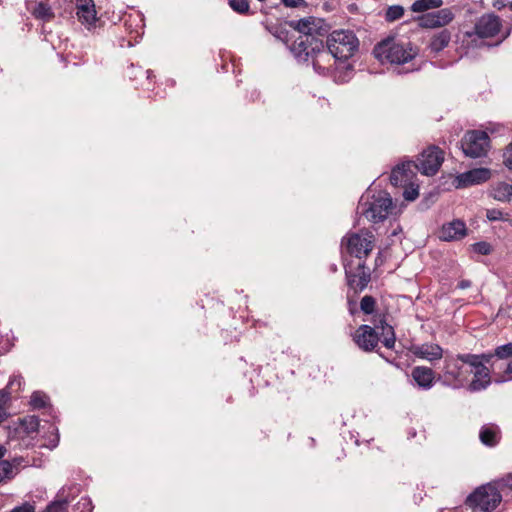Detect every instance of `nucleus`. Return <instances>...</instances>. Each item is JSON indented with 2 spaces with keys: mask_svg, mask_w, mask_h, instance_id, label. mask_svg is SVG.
<instances>
[{
  "mask_svg": "<svg viewBox=\"0 0 512 512\" xmlns=\"http://www.w3.org/2000/svg\"><path fill=\"white\" fill-rule=\"evenodd\" d=\"M511 30H512V26L510 25V26L506 27V29L504 31H502V39L500 41H498V44H501V42L503 40H505L506 38L509 37Z\"/></svg>",
  "mask_w": 512,
  "mask_h": 512,
  "instance_id": "nucleus-49",
  "label": "nucleus"
},
{
  "mask_svg": "<svg viewBox=\"0 0 512 512\" xmlns=\"http://www.w3.org/2000/svg\"><path fill=\"white\" fill-rule=\"evenodd\" d=\"M39 418L35 415L26 416L21 420V425L26 433H33L38 430Z\"/></svg>",
  "mask_w": 512,
  "mask_h": 512,
  "instance_id": "nucleus-32",
  "label": "nucleus"
},
{
  "mask_svg": "<svg viewBox=\"0 0 512 512\" xmlns=\"http://www.w3.org/2000/svg\"><path fill=\"white\" fill-rule=\"evenodd\" d=\"M331 269H333L334 271L337 270V267L334 265V266H331Z\"/></svg>",
  "mask_w": 512,
  "mask_h": 512,
  "instance_id": "nucleus-55",
  "label": "nucleus"
},
{
  "mask_svg": "<svg viewBox=\"0 0 512 512\" xmlns=\"http://www.w3.org/2000/svg\"><path fill=\"white\" fill-rule=\"evenodd\" d=\"M6 448L0 445V459L5 455Z\"/></svg>",
  "mask_w": 512,
  "mask_h": 512,
  "instance_id": "nucleus-53",
  "label": "nucleus"
},
{
  "mask_svg": "<svg viewBox=\"0 0 512 512\" xmlns=\"http://www.w3.org/2000/svg\"><path fill=\"white\" fill-rule=\"evenodd\" d=\"M69 504L68 498L65 496V488H62L56 500H54L48 507L47 512H64Z\"/></svg>",
  "mask_w": 512,
  "mask_h": 512,
  "instance_id": "nucleus-26",
  "label": "nucleus"
},
{
  "mask_svg": "<svg viewBox=\"0 0 512 512\" xmlns=\"http://www.w3.org/2000/svg\"><path fill=\"white\" fill-rule=\"evenodd\" d=\"M480 441L489 447H494L500 440V430L494 424L484 425L479 432Z\"/></svg>",
  "mask_w": 512,
  "mask_h": 512,
  "instance_id": "nucleus-23",
  "label": "nucleus"
},
{
  "mask_svg": "<svg viewBox=\"0 0 512 512\" xmlns=\"http://www.w3.org/2000/svg\"><path fill=\"white\" fill-rule=\"evenodd\" d=\"M228 4L234 12L240 15H247L250 13L249 0H229Z\"/></svg>",
  "mask_w": 512,
  "mask_h": 512,
  "instance_id": "nucleus-31",
  "label": "nucleus"
},
{
  "mask_svg": "<svg viewBox=\"0 0 512 512\" xmlns=\"http://www.w3.org/2000/svg\"><path fill=\"white\" fill-rule=\"evenodd\" d=\"M30 404L34 409H41L47 405V396L39 391H35L31 395Z\"/></svg>",
  "mask_w": 512,
  "mask_h": 512,
  "instance_id": "nucleus-37",
  "label": "nucleus"
},
{
  "mask_svg": "<svg viewBox=\"0 0 512 512\" xmlns=\"http://www.w3.org/2000/svg\"><path fill=\"white\" fill-rule=\"evenodd\" d=\"M486 217L489 221H498V220H504L503 218V212L499 209H488L486 212Z\"/></svg>",
  "mask_w": 512,
  "mask_h": 512,
  "instance_id": "nucleus-44",
  "label": "nucleus"
},
{
  "mask_svg": "<svg viewBox=\"0 0 512 512\" xmlns=\"http://www.w3.org/2000/svg\"><path fill=\"white\" fill-rule=\"evenodd\" d=\"M411 351L416 357L430 362L440 360L444 353L442 347L435 343L416 345L412 347Z\"/></svg>",
  "mask_w": 512,
  "mask_h": 512,
  "instance_id": "nucleus-21",
  "label": "nucleus"
},
{
  "mask_svg": "<svg viewBox=\"0 0 512 512\" xmlns=\"http://www.w3.org/2000/svg\"><path fill=\"white\" fill-rule=\"evenodd\" d=\"M392 205L393 203L390 194L387 192H380L378 195L373 196L372 201H365L362 196L358 204V211L370 222L379 223L388 217Z\"/></svg>",
  "mask_w": 512,
  "mask_h": 512,
  "instance_id": "nucleus-7",
  "label": "nucleus"
},
{
  "mask_svg": "<svg viewBox=\"0 0 512 512\" xmlns=\"http://www.w3.org/2000/svg\"><path fill=\"white\" fill-rule=\"evenodd\" d=\"M507 360L508 359H499L496 357L495 361L492 363L490 371L494 375V381L497 384L505 383L503 375L505 371V364H507Z\"/></svg>",
  "mask_w": 512,
  "mask_h": 512,
  "instance_id": "nucleus-28",
  "label": "nucleus"
},
{
  "mask_svg": "<svg viewBox=\"0 0 512 512\" xmlns=\"http://www.w3.org/2000/svg\"><path fill=\"white\" fill-rule=\"evenodd\" d=\"M411 377L417 386L423 390H429L437 381V376L432 368L426 366H416L411 371Z\"/></svg>",
  "mask_w": 512,
  "mask_h": 512,
  "instance_id": "nucleus-19",
  "label": "nucleus"
},
{
  "mask_svg": "<svg viewBox=\"0 0 512 512\" xmlns=\"http://www.w3.org/2000/svg\"><path fill=\"white\" fill-rule=\"evenodd\" d=\"M452 19L453 14L450 10L441 9L418 17V24L422 28H435L448 24Z\"/></svg>",
  "mask_w": 512,
  "mask_h": 512,
  "instance_id": "nucleus-14",
  "label": "nucleus"
},
{
  "mask_svg": "<svg viewBox=\"0 0 512 512\" xmlns=\"http://www.w3.org/2000/svg\"><path fill=\"white\" fill-rule=\"evenodd\" d=\"M345 276L349 290H352L355 295L364 291L371 281L370 269L365 261L359 262L355 271L345 265Z\"/></svg>",
  "mask_w": 512,
  "mask_h": 512,
  "instance_id": "nucleus-12",
  "label": "nucleus"
},
{
  "mask_svg": "<svg viewBox=\"0 0 512 512\" xmlns=\"http://www.w3.org/2000/svg\"><path fill=\"white\" fill-rule=\"evenodd\" d=\"M92 501L88 497H82L73 507V512H92Z\"/></svg>",
  "mask_w": 512,
  "mask_h": 512,
  "instance_id": "nucleus-38",
  "label": "nucleus"
},
{
  "mask_svg": "<svg viewBox=\"0 0 512 512\" xmlns=\"http://www.w3.org/2000/svg\"><path fill=\"white\" fill-rule=\"evenodd\" d=\"M353 341L362 351L372 352L377 348L380 336L378 332L375 331V328L367 324H362L356 329L353 335Z\"/></svg>",
  "mask_w": 512,
  "mask_h": 512,
  "instance_id": "nucleus-13",
  "label": "nucleus"
},
{
  "mask_svg": "<svg viewBox=\"0 0 512 512\" xmlns=\"http://www.w3.org/2000/svg\"><path fill=\"white\" fill-rule=\"evenodd\" d=\"M490 139L485 131H467L460 141V147L466 157L481 158L487 155Z\"/></svg>",
  "mask_w": 512,
  "mask_h": 512,
  "instance_id": "nucleus-8",
  "label": "nucleus"
},
{
  "mask_svg": "<svg viewBox=\"0 0 512 512\" xmlns=\"http://www.w3.org/2000/svg\"><path fill=\"white\" fill-rule=\"evenodd\" d=\"M331 269H333L334 271L337 270V267L334 265V266H331Z\"/></svg>",
  "mask_w": 512,
  "mask_h": 512,
  "instance_id": "nucleus-56",
  "label": "nucleus"
},
{
  "mask_svg": "<svg viewBox=\"0 0 512 512\" xmlns=\"http://www.w3.org/2000/svg\"><path fill=\"white\" fill-rule=\"evenodd\" d=\"M465 353L456 355L446 354L443 362L441 373L437 375V381L443 386L452 389H460L465 386L471 371L464 369L466 363L461 357Z\"/></svg>",
  "mask_w": 512,
  "mask_h": 512,
  "instance_id": "nucleus-3",
  "label": "nucleus"
},
{
  "mask_svg": "<svg viewBox=\"0 0 512 512\" xmlns=\"http://www.w3.org/2000/svg\"><path fill=\"white\" fill-rule=\"evenodd\" d=\"M76 15L83 24L91 25L96 21V11L92 0H77Z\"/></svg>",
  "mask_w": 512,
  "mask_h": 512,
  "instance_id": "nucleus-22",
  "label": "nucleus"
},
{
  "mask_svg": "<svg viewBox=\"0 0 512 512\" xmlns=\"http://www.w3.org/2000/svg\"><path fill=\"white\" fill-rule=\"evenodd\" d=\"M22 380L23 379L21 376H14L13 378L10 379L7 387L13 389L14 387L17 386L18 389H20L22 385Z\"/></svg>",
  "mask_w": 512,
  "mask_h": 512,
  "instance_id": "nucleus-47",
  "label": "nucleus"
},
{
  "mask_svg": "<svg viewBox=\"0 0 512 512\" xmlns=\"http://www.w3.org/2000/svg\"><path fill=\"white\" fill-rule=\"evenodd\" d=\"M413 161L403 162L393 168L390 182L393 186H402L408 183L414 175Z\"/></svg>",
  "mask_w": 512,
  "mask_h": 512,
  "instance_id": "nucleus-20",
  "label": "nucleus"
},
{
  "mask_svg": "<svg viewBox=\"0 0 512 512\" xmlns=\"http://www.w3.org/2000/svg\"><path fill=\"white\" fill-rule=\"evenodd\" d=\"M14 477L12 464L7 460L0 461V484Z\"/></svg>",
  "mask_w": 512,
  "mask_h": 512,
  "instance_id": "nucleus-33",
  "label": "nucleus"
},
{
  "mask_svg": "<svg viewBox=\"0 0 512 512\" xmlns=\"http://www.w3.org/2000/svg\"><path fill=\"white\" fill-rule=\"evenodd\" d=\"M327 52L335 60L346 61L359 49V40L351 30H334L327 37Z\"/></svg>",
  "mask_w": 512,
  "mask_h": 512,
  "instance_id": "nucleus-4",
  "label": "nucleus"
},
{
  "mask_svg": "<svg viewBox=\"0 0 512 512\" xmlns=\"http://www.w3.org/2000/svg\"><path fill=\"white\" fill-rule=\"evenodd\" d=\"M33 15L36 18L43 19V20H48L53 17L51 8L43 2H40L36 5V7L34 8V11H33Z\"/></svg>",
  "mask_w": 512,
  "mask_h": 512,
  "instance_id": "nucleus-34",
  "label": "nucleus"
},
{
  "mask_svg": "<svg viewBox=\"0 0 512 512\" xmlns=\"http://www.w3.org/2000/svg\"><path fill=\"white\" fill-rule=\"evenodd\" d=\"M376 299L371 295H365L360 301V310L366 315H375Z\"/></svg>",
  "mask_w": 512,
  "mask_h": 512,
  "instance_id": "nucleus-30",
  "label": "nucleus"
},
{
  "mask_svg": "<svg viewBox=\"0 0 512 512\" xmlns=\"http://www.w3.org/2000/svg\"><path fill=\"white\" fill-rule=\"evenodd\" d=\"M10 400L9 393L4 389L0 391V424L4 422L8 416L9 413L7 411V403Z\"/></svg>",
  "mask_w": 512,
  "mask_h": 512,
  "instance_id": "nucleus-35",
  "label": "nucleus"
},
{
  "mask_svg": "<svg viewBox=\"0 0 512 512\" xmlns=\"http://www.w3.org/2000/svg\"><path fill=\"white\" fill-rule=\"evenodd\" d=\"M374 235L368 230L349 232L341 240L343 253L365 261L374 247Z\"/></svg>",
  "mask_w": 512,
  "mask_h": 512,
  "instance_id": "nucleus-6",
  "label": "nucleus"
},
{
  "mask_svg": "<svg viewBox=\"0 0 512 512\" xmlns=\"http://www.w3.org/2000/svg\"><path fill=\"white\" fill-rule=\"evenodd\" d=\"M491 483L495 484L497 486V490L500 491V489L509 488L512 490V473L507 474L506 476L494 480Z\"/></svg>",
  "mask_w": 512,
  "mask_h": 512,
  "instance_id": "nucleus-40",
  "label": "nucleus"
},
{
  "mask_svg": "<svg viewBox=\"0 0 512 512\" xmlns=\"http://www.w3.org/2000/svg\"><path fill=\"white\" fill-rule=\"evenodd\" d=\"M466 235V224L460 219H454L451 222L445 223L440 231V239L448 242L461 240Z\"/></svg>",
  "mask_w": 512,
  "mask_h": 512,
  "instance_id": "nucleus-18",
  "label": "nucleus"
},
{
  "mask_svg": "<svg viewBox=\"0 0 512 512\" xmlns=\"http://www.w3.org/2000/svg\"><path fill=\"white\" fill-rule=\"evenodd\" d=\"M492 197L501 202H509L512 197V185L500 182L492 189Z\"/></svg>",
  "mask_w": 512,
  "mask_h": 512,
  "instance_id": "nucleus-25",
  "label": "nucleus"
},
{
  "mask_svg": "<svg viewBox=\"0 0 512 512\" xmlns=\"http://www.w3.org/2000/svg\"><path fill=\"white\" fill-rule=\"evenodd\" d=\"M147 74V78H150L151 77V71L150 70H146L145 72Z\"/></svg>",
  "mask_w": 512,
  "mask_h": 512,
  "instance_id": "nucleus-54",
  "label": "nucleus"
},
{
  "mask_svg": "<svg viewBox=\"0 0 512 512\" xmlns=\"http://www.w3.org/2000/svg\"><path fill=\"white\" fill-rule=\"evenodd\" d=\"M291 53L299 62L312 61L314 70L319 74H326L328 66L322 65V60L329 61V53L324 48L323 41L316 36H299L289 47Z\"/></svg>",
  "mask_w": 512,
  "mask_h": 512,
  "instance_id": "nucleus-2",
  "label": "nucleus"
},
{
  "mask_svg": "<svg viewBox=\"0 0 512 512\" xmlns=\"http://www.w3.org/2000/svg\"><path fill=\"white\" fill-rule=\"evenodd\" d=\"M419 196V187L410 185L409 187L404 189L403 197L407 201H414Z\"/></svg>",
  "mask_w": 512,
  "mask_h": 512,
  "instance_id": "nucleus-42",
  "label": "nucleus"
},
{
  "mask_svg": "<svg viewBox=\"0 0 512 512\" xmlns=\"http://www.w3.org/2000/svg\"><path fill=\"white\" fill-rule=\"evenodd\" d=\"M373 324H374V327L375 328V331H377L378 329H381L383 330V327L385 326H389L390 324L387 322V317H386V314H381V313H377L373 316V320H372Z\"/></svg>",
  "mask_w": 512,
  "mask_h": 512,
  "instance_id": "nucleus-41",
  "label": "nucleus"
},
{
  "mask_svg": "<svg viewBox=\"0 0 512 512\" xmlns=\"http://www.w3.org/2000/svg\"><path fill=\"white\" fill-rule=\"evenodd\" d=\"M419 49L412 42L396 37H387L373 48L374 57L381 63L402 65L412 61Z\"/></svg>",
  "mask_w": 512,
  "mask_h": 512,
  "instance_id": "nucleus-1",
  "label": "nucleus"
},
{
  "mask_svg": "<svg viewBox=\"0 0 512 512\" xmlns=\"http://www.w3.org/2000/svg\"><path fill=\"white\" fill-rule=\"evenodd\" d=\"M502 495L493 483L477 487L465 500V505L473 512H493L501 503Z\"/></svg>",
  "mask_w": 512,
  "mask_h": 512,
  "instance_id": "nucleus-5",
  "label": "nucleus"
},
{
  "mask_svg": "<svg viewBox=\"0 0 512 512\" xmlns=\"http://www.w3.org/2000/svg\"><path fill=\"white\" fill-rule=\"evenodd\" d=\"M403 14H404V8L402 6L392 5V6L388 7L386 14H385V19L388 22H393V21L400 19L403 16Z\"/></svg>",
  "mask_w": 512,
  "mask_h": 512,
  "instance_id": "nucleus-36",
  "label": "nucleus"
},
{
  "mask_svg": "<svg viewBox=\"0 0 512 512\" xmlns=\"http://www.w3.org/2000/svg\"><path fill=\"white\" fill-rule=\"evenodd\" d=\"M282 3L286 7L296 8L300 6H307V3L305 0H282Z\"/></svg>",
  "mask_w": 512,
  "mask_h": 512,
  "instance_id": "nucleus-46",
  "label": "nucleus"
},
{
  "mask_svg": "<svg viewBox=\"0 0 512 512\" xmlns=\"http://www.w3.org/2000/svg\"><path fill=\"white\" fill-rule=\"evenodd\" d=\"M491 170L488 168H475L464 172L457 177V187H467L471 185L481 184L489 180Z\"/></svg>",
  "mask_w": 512,
  "mask_h": 512,
  "instance_id": "nucleus-17",
  "label": "nucleus"
},
{
  "mask_svg": "<svg viewBox=\"0 0 512 512\" xmlns=\"http://www.w3.org/2000/svg\"><path fill=\"white\" fill-rule=\"evenodd\" d=\"M471 247L475 253L480 255H489L492 252V246L485 241L476 242Z\"/></svg>",
  "mask_w": 512,
  "mask_h": 512,
  "instance_id": "nucleus-39",
  "label": "nucleus"
},
{
  "mask_svg": "<svg viewBox=\"0 0 512 512\" xmlns=\"http://www.w3.org/2000/svg\"><path fill=\"white\" fill-rule=\"evenodd\" d=\"M493 6L500 10L506 6V0H494Z\"/></svg>",
  "mask_w": 512,
  "mask_h": 512,
  "instance_id": "nucleus-51",
  "label": "nucleus"
},
{
  "mask_svg": "<svg viewBox=\"0 0 512 512\" xmlns=\"http://www.w3.org/2000/svg\"><path fill=\"white\" fill-rule=\"evenodd\" d=\"M503 164L512 171V141L504 149Z\"/></svg>",
  "mask_w": 512,
  "mask_h": 512,
  "instance_id": "nucleus-43",
  "label": "nucleus"
},
{
  "mask_svg": "<svg viewBox=\"0 0 512 512\" xmlns=\"http://www.w3.org/2000/svg\"><path fill=\"white\" fill-rule=\"evenodd\" d=\"M503 379L505 382L512 381V357L507 360V364H505Z\"/></svg>",
  "mask_w": 512,
  "mask_h": 512,
  "instance_id": "nucleus-45",
  "label": "nucleus"
},
{
  "mask_svg": "<svg viewBox=\"0 0 512 512\" xmlns=\"http://www.w3.org/2000/svg\"><path fill=\"white\" fill-rule=\"evenodd\" d=\"M509 7H510V9L512 10V2L510 3Z\"/></svg>",
  "mask_w": 512,
  "mask_h": 512,
  "instance_id": "nucleus-57",
  "label": "nucleus"
},
{
  "mask_svg": "<svg viewBox=\"0 0 512 512\" xmlns=\"http://www.w3.org/2000/svg\"><path fill=\"white\" fill-rule=\"evenodd\" d=\"M502 20L494 13H486L480 16L475 24L472 32H467V36L476 35L479 38H492L502 32Z\"/></svg>",
  "mask_w": 512,
  "mask_h": 512,
  "instance_id": "nucleus-11",
  "label": "nucleus"
},
{
  "mask_svg": "<svg viewBox=\"0 0 512 512\" xmlns=\"http://www.w3.org/2000/svg\"><path fill=\"white\" fill-rule=\"evenodd\" d=\"M442 4V0H416L411 6V10L413 12H425L429 9L439 8Z\"/></svg>",
  "mask_w": 512,
  "mask_h": 512,
  "instance_id": "nucleus-27",
  "label": "nucleus"
},
{
  "mask_svg": "<svg viewBox=\"0 0 512 512\" xmlns=\"http://www.w3.org/2000/svg\"><path fill=\"white\" fill-rule=\"evenodd\" d=\"M444 160V152L437 146H430L424 150L417 161H413L414 169L426 176L435 175L440 169Z\"/></svg>",
  "mask_w": 512,
  "mask_h": 512,
  "instance_id": "nucleus-9",
  "label": "nucleus"
},
{
  "mask_svg": "<svg viewBox=\"0 0 512 512\" xmlns=\"http://www.w3.org/2000/svg\"><path fill=\"white\" fill-rule=\"evenodd\" d=\"M465 355L476 357V363L480 362L482 365L489 364V369H491L492 363L495 361L496 357L499 359L512 358V342L497 346L493 352L481 354L465 353Z\"/></svg>",
  "mask_w": 512,
  "mask_h": 512,
  "instance_id": "nucleus-15",
  "label": "nucleus"
},
{
  "mask_svg": "<svg viewBox=\"0 0 512 512\" xmlns=\"http://www.w3.org/2000/svg\"><path fill=\"white\" fill-rule=\"evenodd\" d=\"M382 343L387 349H393L396 343V334L392 325L383 327L381 330Z\"/></svg>",
  "mask_w": 512,
  "mask_h": 512,
  "instance_id": "nucleus-29",
  "label": "nucleus"
},
{
  "mask_svg": "<svg viewBox=\"0 0 512 512\" xmlns=\"http://www.w3.org/2000/svg\"><path fill=\"white\" fill-rule=\"evenodd\" d=\"M347 304L348 310L351 315H354L357 312V302L355 299H352L350 296H347Z\"/></svg>",
  "mask_w": 512,
  "mask_h": 512,
  "instance_id": "nucleus-48",
  "label": "nucleus"
},
{
  "mask_svg": "<svg viewBox=\"0 0 512 512\" xmlns=\"http://www.w3.org/2000/svg\"><path fill=\"white\" fill-rule=\"evenodd\" d=\"M287 23L289 27L299 32L300 36H315V34H320L322 20L309 16L299 20H290Z\"/></svg>",
  "mask_w": 512,
  "mask_h": 512,
  "instance_id": "nucleus-16",
  "label": "nucleus"
},
{
  "mask_svg": "<svg viewBox=\"0 0 512 512\" xmlns=\"http://www.w3.org/2000/svg\"><path fill=\"white\" fill-rule=\"evenodd\" d=\"M330 62H331V59L329 61L327 59L322 60V65L329 67V70H328V72L325 75H327L331 71L332 65H331Z\"/></svg>",
  "mask_w": 512,
  "mask_h": 512,
  "instance_id": "nucleus-52",
  "label": "nucleus"
},
{
  "mask_svg": "<svg viewBox=\"0 0 512 512\" xmlns=\"http://www.w3.org/2000/svg\"><path fill=\"white\" fill-rule=\"evenodd\" d=\"M466 365L474 369L473 379L467 386V390L471 393L486 390L491 384V371L486 365L476 363V357L465 355L461 357Z\"/></svg>",
  "mask_w": 512,
  "mask_h": 512,
  "instance_id": "nucleus-10",
  "label": "nucleus"
},
{
  "mask_svg": "<svg viewBox=\"0 0 512 512\" xmlns=\"http://www.w3.org/2000/svg\"><path fill=\"white\" fill-rule=\"evenodd\" d=\"M471 286V281L470 280H461L458 284H457V287L459 289H466V288H469Z\"/></svg>",
  "mask_w": 512,
  "mask_h": 512,
  "instance_id": "nucleus-50",
  "label": "nucleus"
},
{
  "mask_svg": "<svg viewBox=\"0 0 512 512\" xmlns=\"http://www.w3.org/2000/svg\"><path fill=\"white\" fill-rule=\"evenodd\" d=\"M451 40V33L448 29H442L431 38L429 48L432 52L439 53L448 46Z\"/></svg>",
  "mask_w": 512,
  "mask_h": 512,
  "instance_id": "nucleus-24",
  "label": "nucleus"
}]
</instances>
